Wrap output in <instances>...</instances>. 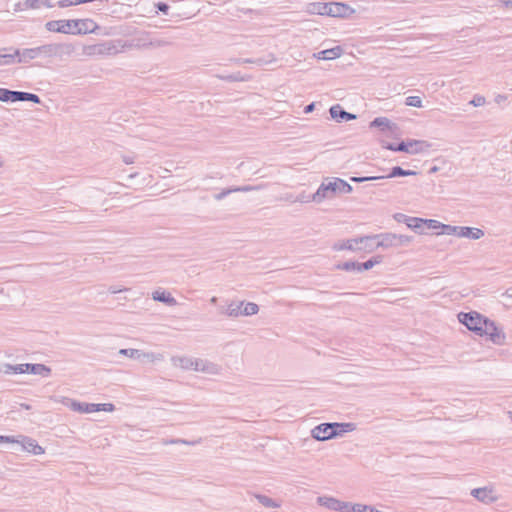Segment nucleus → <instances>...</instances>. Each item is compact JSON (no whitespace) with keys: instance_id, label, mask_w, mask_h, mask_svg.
<instances>
[{"instance_id":"1","label":"nucleus","mask_w":512,"mask_h":512,"mask_svg":"<svg viewBox=\"0 0 512 512\" xmlns=\"http://www.w3.org/2000/svg\"><path fill=\"white\" fill-rule=\"evenodd\" d=\"M381 145L391 151L405 152L412 155L425 153L431 148V144L425 140H407L398 145L382 141Z\"/></svg>"},{"instance_id":"2","label":"nucleus","mask_w":512,"mask_h":512,"mask_svg":"<svg viewBox=\"0 0 512 512\" xmlns=\"http://www.w3.org/2000/svg\"><path fill=\"white\" fill-rule=\"evenodd\" d=\"M357 429V425L353 422H333L322 423V442L335 438H342L347 433H351Z\"/></svg>"},{"instance_id":"3","label":"nucleus","mask_w":512,"mask_h":512,"mask_svg":"<svg viewBox=\"0 0 512 512\" xmlns=\"http://www.w3.org/2000/svg\"><path fill=\"white\" fill-rule=\"evenodd\" d=\"M439 234L456 236L469 240H479L485 236L484 230L477 227L454 226L447 224Z\"/></svg>"},{"instance_id":"4","label":"nucleus","mask_w":512,"mask_h":512,"mask_svg":"<svg viewBox=\"0 0 512 512\" xmlns=\"http://www.w3.org/2000/svg\"><path fill=\"white\" fill-rule=\"evenodd\" d=\"M457 318L461 324L478 336L483 332V326L487 321V317L476 311L460 312Z\"/></svg>"},{"instance_id":"5","label":"nucleus","mask_w":512,"mask_h":512,"mask_svg":"<svg viewBox=\"0 0 512 512\" xmlns=\"http://www.w3.org/2000/svg\"><path fill=\"white\" fill-rule=\"evenodd\" d=\"M352 190V186L341 178H327L322 182V197L349 194Z\"/></svg>"},{"instance_id":"6","label":"nucleus","mask_w":512,"mask_h":512,"mask_svg":"<svg viewBox=\"0 0 512 512\" xmlns=\"http://www.w3.org/2000/svg\"><path fill=\"white\" fill-rule=\"evenodd\" d=\"M378 248L389 249L407 246L413 240L411 236L396 233H381L376 235Z\"/></svg>"},{"instance_id":"7","label":"nucleus","mask_w":512,"mask_h":512,"mask_svg":"<svg viewBox=\"0 0 512 512\" xmlns=\"http://www.w3.org/2000/svg\"><path fill=\"white\" fill-rule=\"evenodd\" d=\"M356 10L343 2H328L322 4V16L327 15L335 18L348 19Z\"/></svg>"},{"instance_id":"8","label":"nucleus","mask_w":512,"mask_h":512,"mask_svg":"<svg viewBox=\"0 0 512 512\" xmlns=\"http://www.w3.org/2000/svg\"><path fill=\"white\" fill-rule=\"evenodd\" d=\"M470 494L485 505H491L500 500V495L493 485L474 488L471 490Z\"/></svg>"},{"instance_id":"9","label":"nucleus","mask_w":512,"mask_h":512,"mask_svg":"<svg viewBox=\"0 0 512 512\" xmlns=\"http://www.w3.org/2000/svg\"><path fill=\"white\" fill-rule=\"evenodd\" d=\"M484 336L496 345H503L506 341V335L503 329L498 327L497 324L489 318H487V321L483 326V332L480 335V337Z\"/></svg>"},{"instance_id":"10","label":"nucleus","mask_w":512,"mask_h":512,"mask_svg":"<svg viewBox=\"0 0 512 512\" xmlns=\"http://www.w3.org/2000/svg\"><path fill=\"white\" fill-rule=\"evenodd\" d=\"M50 371H51L50 368H48L42 364H20V365L8 367V372L13 373V374L32 373V374L49 375Z\"/></svg>"},{"instance_id":"11","label":"nucleus","mask_w":512,"mask_h":512,"mask_svg":"<svg viewBox=\"0 0 512 512\" xmlns=\"http://www.w3.org/2000/svg\"><path fill=\"white\" fill-rule=\"evenodd\" d=\"M258 312V306L255 303H239L229 306L227 314L229 316L254 315Z\"/></svg>"},{"instance_id":"12","label":"nucleus","mask_w":512,"mask_h":512,"mask_svg":"<svg viewBox=\"0 0 512 512\" xmlns=\"http://www.w3.org/2000/svg\"><path fill=\"white\" fill-rule=\"evenodd\" d=\"M73 35L93 33L97 28V24L92 19H73Z\"/></svg>"},{"instance_id":"13","label":"nucleus","mask_w":512,"mask_h":512,"mask_svg":"<svg viewBox=\"0 0 512 512\" xmlns=\"http://www.w3.org/2000/svg\"><path fill=\"white\" fill-rule=\"evenodd\" d=\"M45 27L50 32L73 35L72 20L62 19L49 21L45 24Z\"/></svg>"},{"instance_id":"14","label":"nucleus","mask_w":512,"mask_h":512,"mask_svg":"<svg viewBox=\"0 0 512 512\" xmlns=\"http://www.w3.org/2000/svg\"><path fill=\"white\" fill-rule=\"evenodd\" d=\"M350 502L341 501L334 497L322 496V506L336 512H348Z\"/></svg>"},{"instance_id":"15","label":"nucleus","mask_w":512,"mask_h":512,"mask_svg":"<svg viewBox=\"0 0 512 512\" xmlns=\"http://www.w3.org/2000/svg\"><path fill=\"white\" fill-rule=\"evenodd\" d=\"M75 409L85 412V413H92V412H98V411H106V412H112L114 410V406L111 403H104V404H74Z\"/></svg>"},{"instance_id":"16","label":"nucleus","mask_w":512,"mask_h":512,"mask_svg":"<svg viewBox=\"0 0 512 512\" xmlns=\"http://www.w3.org/2000/svg\"><path fill=\"white\" fill-rule=\"evenodd\" d=\"M330 115L336 122L350 121L356 119V115L346 112L341 105L336 104L330 108Z\"/></svg>"},{"instance_id":"17","label":"nucleus","mask_w":512,"mask_h":512,"mask_svg":"<svg viewBox=\"0 0 512 512\" xmlns=\"http://www.w3.org/2000/svg\"><path fill=\"white\" fill-rule=\"evenodd\" d=\"M15 440L17 441L16 443L20 444L28 453H32L34 455H41L44 453V449L33 439L22 437L20 440Z\"/></svg>"},{"instance_id":"18","label":"nucleus","mask_w":512,"mask_h":512,"mask_svg":"<svg viewBox=\"0 0 512 512\" xmlns=\"http://www.w3.org/2000/svg\"><path fill=\"white\" fill-rule=\"evenodd\" d=\"M359 242L360 244L358 246V251L371 253L379 249L377 245L376 235L360 237Z\"/></svg>"},{"instance_id":"19","label":"nucleus","mask_w":512,"mask_h":512,"mask_svg":"<svg viewBox=\"0 0 512 512\" xmlns=\"http://www.w3.org/2000/svg\"><path fill=\"white\" fill-rule=\"evenodd\" d=\"M370 127L381 128L383 131L393 132L397 127L387 117H377L371 123Z\"/></svg>"},{"instance_id":"20","label":"nucleus","mask_w":512,"mask_h":512,"mask_svg":"<svg viewBox=\"0 0 512 512\" xmlns=\"http://www.w3.org/2000/svg\"><path fill=\"white\" fill-rule=\"evenodd\" d=\"M359 238L355 239H347L343 241H339L334 245V248L336 250H351V251H358L359 246Z\"/></svg>"},{"instance_id":"21","label":"nucleus","mask_w":512,"mask_h":512,"mask_svg":"<svg viewBox=\"0 0 512 512\" xmlns=\"http://www.w3.org/2000/svg\"><path fill=\"white\" fill-rule=\"evenodd\" d=\"M343 48L341 46H335L333 48H327L322 50V60H334L339 58L343 54Z\"/></svg>"},{"instance_id":"22","label":"nucleus","mask_w":512,"mask_h":512,"mask_svg":"<svg viewBox=\"0 0 512 512\" xmlns=\"http://www.w3.org/2000/svg\"><path fill=\"white\" fill-rule=\"evenodd\" d=\"M400 217H404V222L411 229H419L424 225V219L418 217H408L404 214H400Z\"/></svg>"},{"instance_id":"23","label":"nucleus","mask_w":512,"mask_h":512,"mask_svg":"<svg viewBox=\"0 0 512 512\" xmlns=\"http://www.w3.org/2000/svg\"><path fill=\"white\" fill-rule=\"evenodd\" d=\"M417 172L413 170H404L399 166L393 167L390 171V173L385 178H393V177H400V176H411L416 175Z\"/></svg>"},{"instance_id":"24","label":"nucleus","mask_w":512,"mask_h":512,"mask_svg":"<svg viewBox=\"0 0 512 512\" xmlns=\"http://www.w3.org/2000/svg\"><path fill=\"white\" fill-rule=\"evenodd\" d=\"M382 262V256H375L364 263H359V272H363L373 268L375 265Z\"/></svg>"},{"instance_id":"25","label":"nucleus","mask_w":512,"mask_h":512,"mask_svg":"<svg viewBox=\"0 0 512 512\" xmlns=\"http://www.w3.org/2000/svg\"><path fill=\"white\" fill-rule=\"evenodd\" d=\"M372 511V506L362 503H351L349 504L348 512H370Z\"/></svg>"},{"instance_id":"26","label":"nucleus","mask_w":512,"mask_h":512,"mask_svg":"<svg viewBox=\"0 0 512 512\" xmlns=\"http://www.w3.org/2000/svg\"><path fill=\"white\" fill-rule=\"evenodd\" d=\"M337 268L345 271H356L359 272V262L347 261L337 265Z\"/></svg>"},{"instance_id":"27","label":"nucleus","mask_w":512,"mask_h":512,"mask_svg":"<svg viewBox=\"0 0 512 512\" xmlns=\"http://www.w3.org/2000/svg\"><path fill=\"white\" fill-rule=\"evenodd\" d=\"M18 96L17 92L0 88V101H11Z\"/></svg>"},{"instance_id":"28","label":"nucleus","mask_w":512,"mask_h":512,"mask_svg":"<svg viewBox=\"0 0 512 512\" xmlns=\"http://www.w3.org/2000/svg\"><path fill=\"white\" fill-rule=\"evenodd\" d=\"M153 298L155 300L163 301V302H169L174 303V299L171 297L169 293H166L164 291H155L153 293Z\"/></svg>"},{"instance_id":"29","label":"nucleus","mask_w":512,"mask_h":512,"mask_svg":"<svg viewBox=\"0 0 512 512\" xmlns=\"http://www.w3.org/2000/svg\"><path fill=\"white\" fill-rule=\"evenodd\" d=\"M405 104L407 106L421 108L422 107V100H421V98L419 96H409V97L406 98Z\"/></svg>"},{"instance_id":"30","label":"nucleus","mask_w":512,"mask_h":512,"mask_svg":"<svg viewBox=\"0 0 512 512\" xmlns=\"http://www.w3.org/2000/svg\"><path fill=\"white\" fill-rule=\"evenodd\" d=\"M424 224L430 229H441V231H443V227L447 225L434 219H424Z\"/></svg>"},{"instance_id":"31","label":"nucleus","mask_w":512,"mask_h":512,"mask_svg":"<svg viewBox=\"0 0 512 512\" xmlns=\"http://www.w3.org/2000/svg\"><path fill=\"white\" fill-rule=\"evenodd\" d=\"M469 104L474 107L484 106L486 104V98L483 95L477 94L473 97Z\"/></svg>"},{"instance_id":"32","label":"nucleus","mask_w":512,"mask_h":512,"mask_svg":"<svg viewBox=\"0 0 512 512\" xmlns=\"http://www.w3.org/2000/svg\"><path fill=\"white\" fill-rule=\"evenodd\" d=\"M380 179H385V177L384 176L351 177V181L357 182V183H362V182H366V181H375V180H380Z\"/></svg>"},{"instance_id":"33","label":"nucleus","mask_w":512,"mask_h":512,"mask_svg":"<svg viewBox=\"0 0 512 512\" xmlns=\"http://www.w3.org/2000/svg\"><path fill=\"white\" fill-rule=\"evenodd\" d=\"M508 100V96L506 94H497L494 98L496 104L501 105L502 103Z\"/></svg>"},{"instance_id":"34","label":"nucleus","mask_w":512,"mask_h":512,"mask_svg":"<svg viewBox=\"0 0 512 512\" xmlns=\"http://www.w3.org/2000/svg\"><path fill=\"white\" fill-rule=\"evenodd\" d=\"M14 442H17L14 437L0 436V443H11V444H14Z\"/></svg>"},{"instance_id":"35","label":"nucleus","mask_w":512,"mask_h":512,"mask_svg":"<svg viewBox=\"0 0 512 512\" xmlns=\"http://www.w3.org/2000/svg\"><path fill=\"white\" fill-rule=\"evenodd\" d=\"M18 96L12 102L27 100L29 93L17 92Z\"/></svg>"},{"instance_id":"36","label":"nucleus","mask_w":512,"mask_h":512,"mask_svg":"<svg viewBox=\"0 0 512 512\" xmlns=\"http://www.w3.org/2000/svg\"><path fill=\"white\" fill-rule=\"evenodd\" d=\"M27 100H30V101H33V102H39V98L37 95L35 94H30L26 97Z\"/></svg>"},{"instance_id":"37","label":"nucleus","mask_w":512,"mask_h":512,"mask_svg":"<svg viewBox=\"0 0 512 512\" xmlns=\"http://www.w3.org/2000/svg\"><path fill=\"white\" fill-rule=\"evenodd\" d=\"M319 431H320V427H316L315 429H313V436L319 440L320 439V436H319Z\"/></svg>"},{"instance_id":"38","label":"nucleus","mask_w":512,"mask_h":512,"mask_svg":"<svg viewBox=\"0 0 512 512\" xmlns=\"http://www.w3.org/2000/svg\"><path fill=\"white\" fill-rule=\"evenodd\" d=\"M503 4L506 8L512 9V0H505Z\"/></svg>"},{"instance_id":"39","label":"nucleus","mask_w":512,"mask_h":512,"mask_svg":"<svg viewBox=\"0 0 512 512\" xmlns=\"http://www.w3.org/2000/svg\"><path fill=\"white\" fill-rule=\"evenodd\" d=\"M158 8H159L161 11H164V12H166V11H167V9H168L167 5H166V4H162V3L158 4Z\"/></svg>"},{"instance_id":"40","label":"nucleus","mask_w":512,"mask_h":512,"mask_svg":"<svg viewBox=\"0 0 512 512\" xmlns=\"http://www.w3.org/2000/svg\"><path fill=\"white\" fill-rule=\"evenodd\" d=\"M314 106H315L314 103L306 106L305 112L308 113V112L312 111L314 109Z\"/></svg>"},{"instance_id":"41","label":"nucleus","mask_w":512,"mask_h":512,"mask_svg":"<svg viewBox=\"0 0 512 512\" xmlns=\"http://www.w3.org/2000/svg\"><path fill=\"white\" fill-rule=\"evenodd\" d=\"M438 170H439V168L437 166H433V167L430 168L429 172L430 173H436Z\"/></svg>"},{"instance_id":"42","label":"nucleus","mask_w":512,"mask_h":512,"mask_svg":"<svg viewBox=\"0 0 512 512\" xmlns=\"http://www.w3.org/2000/svg\"><path fill=\"white\" fill-rule=\"evenodd\" d=\"M395 219H396L397 221H404V217H400V214H397V215L395 216Z\"/></svg>"},{"instance_id":"43","label":"nucleus","mask_w":512,"mask_h":512,"mask_svg":"<svg viewBox=\"0 0 512 512\" xmlns=\"http://www.w3.org/2000/svg\"><path fill=\"white\" fill-rule=\"evenodd\" d=\"M507 414H508V417H509L510 421L512 422V410L509 411Z\"/></svg>"},{"instance_id":"44","label":"nucleus","mask_w":512,"mask_h":512,"mask_svg":"<svg viewBox=\"0 0 512 512\" xmlns=\"http://www.w3.org/2000/svg\"><path fill=\"white\" fill-rule=\"evenodd\" d=\"M507 294H508L509 296H512V287H511L510 289H508V290H507Z\"/></svg>"},{"instance_id":"45","label":"nucleus","mask_w":512,"mask_h":512,"mask_svg":"<svg viewBox=\"0 0 512 512\" xmlns=\"http://www.w3.org/2000/svg\"><path fill=\"white\" fill-rule=\"evenodd\" d=\"M397 291H398V290H396V289H390V290H389V292H390V293L397 292Z\"/></svg>"}]
</instances>
